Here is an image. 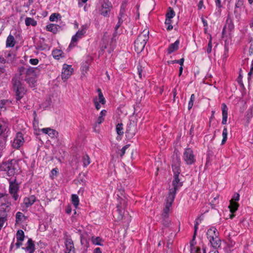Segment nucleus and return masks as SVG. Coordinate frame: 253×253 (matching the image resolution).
I'll return each mask as SVG.
<instances>
[{
	"label": "nucleus",
	"mask_w": 253,
	"mask_h": 253,
	"mask_svg": "<svg viewBox=\"0 0 253 253\" xmlns=\"http://www.w3.org/2000/svg\"><path fill=\"white\" fill-rule=\"evenodd\" d=\"M117 195L119 197L118 200L119 202L117 205V211L119 214L118 219H121L123 215V209L126 207V202L125 199L120 197L118 194Z\"/></svg>",
	"instance_id": "10"
},
{
	"label": "nucleus",
	"mask_w": 253,
	"mask_h": 253,
	"mask_svg": "<svg viewBox=\"0 0 253 253\" xmlns=\"http://www.w3.org/2000/svg\"><path fill=\"white\" fill-rule=\"evenodd\" d=\"M199 220H200V221L201 220V219L200 218V217H198L197 218H196L195 220V221L194 233V235H193V240L195 238L196 233H197V230L198 228V225L199 224Z\"/></svg>",
	"instance_id": "37"
},
{
	"label": "nucleus",
	"mask_w": 253,
	"mask_h": 253,
	"mask_svg": "<svg viewBox=\"0 0 253 253\" xmlns=\"http://www.w3.org/2000/svg\"><path fill=\"white\" fill-rule=\"evenodd\" d=\"M91 241L94 245L103 246V240L99 237L93 236L91 238Z\"/></svg>",
	"instance_id": "25"
},
{
	"label": "nucleus",
	"mask_w": 253,
	"mask_h": 253,
	"mask_svg": "<svg viewBox=\"0 0 253 253\" xmlns=\"http://www.w3.org/2000/svg\"><path fill=\"white\" fill-rule=\"evenodd\" d=\"M11 101L9 100H2L0 101V107L4 108L5 106H8L10 104Z\"/></svg>",
	"instance_id": "39"
},
{
	"label": "nucleus",
	"mask_w": 253,
	"mask_h": 253,
	"mask_svg": "<svg viewBox=\"0 0 253 253\" xmlns=\"http://www.w3.org/2000/svg\"><path fill=\"white\" fill-rule=\"evenodd\" d=\"M53 131H49L48 135L51 137H54L58 134V132L54 129H51Z\"/></svg>",
	"instance_id": "45"
},
{
	"label": "nucleus",
	"mask_w": 253,
	"mask_h": 253,
	"mask_svg": "<svg viewBox=\"0 0 253 253\" xmlns=\"http://www.w3.org/2000/svg\"><path fill=\"white\" fill-rule=\"evenodd\" d=\"M36 77H33L29 78H25V81L29 84L31 87H34L36 83Z\"/></svg>",
	"instance_id": "28"
},
{
	"label": "nucleus",
	"mask_w": 253,
	"mask_h": 253,
	"mask_svg": "<svg viewBox=\"0 0 253 253\" xmlns=\"http://www.w3.org/2000/svg\"><path fill=\"white\" fill-rule=\"evenodd\" d=\"M116 131L118 135H122L124 134L123 125L122 123H118L116 125Z\"/></svg>",
	"instance_id": "31"
},
{
	"label": "nucleus",
	"mask_w": 253,
	"mask_h": 253,
	"mask_svg": "<svg viewBox=\"0 0 253 253\" xmlns=\"http://www.w3.org/2000/svg\"><path fill=\"white\" fill-rule=\"evenodd\" d=\"M23 218L26 219V217L21 212H17L16 214V222L18 223L23 220Z\"/></svg>",
	"instance_id": "29"
},
{
	"label": "nucleus",
	"mask_w": 253,
	"mask_h": 253,
	"mask_svg": "<svg viewBox=\"0 0 253 253\" xmlns=\"http://www.w3.org/2000/svg\"><path fill=\"white\" fill-rule=\"evenodd\" d=\"M183 160L187 165H191L193 164L196 159L193 150L189 148L185 149L183 153Z\"/></svg>",
	"instance_id": "7"
},
{
	"label": "nucleus",
	"mask_w": 253,
	"mask_h": 253,
	"mask_svg": "<svg viewBox=\"0 0 253 253\" xmlns=\"http://www.w3.org/2000/svg\"><path fill=\"white\" fill-rule=\"evenodd\" d=\"M24 70L25 67H21L19 69L20 73L15 75L12 79L13 85L15 91L17 101H19L23 97L26 91L22 84V81L23 80L22 75L23 73L24 72Z\"/></svg>",
	"instance_id": "2"
},
{
	"label": "nucleus",
	"mask_w": 253,
	"mask_h": 253,
	"mask_svg": "<svg viewBox=\"0 0 253 253\" xmlns=\"http://www.w3.org/2000/svg\"><path fill=\"white\" fill-rule=\"evenodd\" d=\"M23 140L24 139L22 133L18 132L16 138H14L13 140L12 146L16 148H19L22 145Z\"/></svg>",
	"instance_id": "16"
},
{
	"label": "nucleus",
	"mask_w": 253,
	"mask_h": 253,
	"mask_svg": "<svg viewBox=\"0 0 253 253\" xmlns=\"http://www.w3.org/2000/svg\"><path fill=\"white\" fill-rule=\"evenodd\" d=\"M249 51L250 55L253 54V43L251 44V46H250Z\"/></svg>",
	"instance_id": "56"
},
{
	"label": "nucleus",
	"mask_w": 253,
	"mask_h": 253,
	"mask_svg": "<svg viewBox=\"0 0 253 253\" xmlns=\"http://www.w3.org/2000/svg\"><path fill=\"white\" fill-rule=\"evenodd\" d=\"M227 129L226 127H224L223 128V132H222V137H223V139H222V142H221V144L223 145L224 144L225 142L227 140Z\"/></svg>",
	"instance_id": "35"
},
{
	"label": "nucleus",
	"mask_w": 253,
	"mask_h": 253,
	"mask_svg": "<svg viewBox=\"0 0 253 253\" xmlns=\"http://www.w3.org/2000/svg\"><path fill=\"white\" fill-rule=\"evenodd\" d=\"M25 235L22 230H18L16 233V239L18 241H23L24 240Z\"/></svg>",
	"instance_id": "30"
},
{
	"label": "nucleus",
	"mask_w": 253,
	"mask_h": 253,
	"mask_svg": "<svg viewBox=\"0 0 253 253\" xmlns=\"http://www.w3.org/2000/svg\"><path fill=\"white\" fill-rule=\"evenodd\" d=\"M25 24L26 26L32 25L33 26H35L37 24V22L36 20H35L33 18L27 17L25 19Z\"/></svg>",
	"instance_id": "27"
},
{
	"label": "nucleus",
	"mask_w": 253,
	"mask_h": 253,
	"mask_svg": "<svg viewBox=\"0 0 253 253\" xmlns=\"http://www.w3.org/2000/svg\"><path fill=\"white\" fill-rule=\"evenodd\" d=\"M202 21L203 23L204 27H207L208 26V23L206 20H205L204 18H202Z\"/></svg>",
	"instance_id": "62"
},
{
	"label": "nucleus",
	"mask_w": 253,
	"mask_h": 253,
	"mask_svg": "<svg viewBox=\"0 0 253 253\" xmlns=\"http://www.w3.org/2000/svg\"><path fill=\"white\" fill-rule=\"evenodd\" d=\"M72 202L74 206L77 208L79 204V197L77 195L73 194L72 195Z\"/></svg>",
	"instance_id": "34"
},
{
	"label": "nucleus",
	"mask_w": 253,
	"mask_h": 253,
	"mask_svg": "<svg viewBox=\"0 0 253 253\" xmlns=\"http://www.w3.org/2000/svg\"><path fill=\"white\" fill-rule=\"evenodd\" d=\"M239 207V204L233 201V200L230 201V205L228 206V208L230 209V211L231 213L235 212L237 210Z\"/></svg>",
	"instance_id": "23"
},
{
	"label": "nucleus",
	"mask_w": 253,
	"mask_h": 253,
	"mask_svg": "<svg viewBox=\"0 0 253 253\" xmlns=\"http://www.w3.org/2000/svg\"><path fill=\"white\" fill-rule=\"evenodd\" d=\"M72 209L70 206H68L66 208V212L68 214H70L71 212Z\"/></svg>",
	"instance_id": "60"
},
{
	"label": "nucleus",
	"mask_w": 253,
	"mask_h": 253,
	"mask_svg": "<svg viewBox=\"0 0 253 253\" xmlns=\"http://www.w3.org/2000/svg\"><path fill=\"white\" fill-rule=\"evenodd\" d=\"M169 12L167 13V18L171 19L175 15L174 11L171 7L169 8Z\"/></svg>",
	"instance_id": "40"
},
{
	"label": "nucleus",
	"mask_w": 253,
	"mask_h": 253,
	"mask_svg": "<svg viewBox=\"0 0 253 253\" xmlns=\"http://www.w3.org/2000/svg\"><path fill=\"white\" fill-rule=\"evenodd\" d=\"M106 113H107V111L105 110H103L100 113L99 116H102V117H103V116H106Z\"/></svg>",
	"instance_id": "57"
},
{
	"label": "nucleus",
	"mask_w": 253,
	"mask_h": 253,
	"mask_svg": "<svg viewBox=\"0 0 253 253\" xmlns=\"http://www.w3.org/2000/svg\"><path fill=\"white\" fill-rule=\"evenodd\" d=\"M30 63L32 65H37L39 63V60L38 59H31L29 61Z\"/></svg>",
	"instance_id": "48"
},
{
	"label": "nucleus",
	"mask_w": 253,
	"mask_h": 253,
	"mask_svg": "<svg viewBox=\"0 0 253 253\" xmlns=\"http://www.w3.org/2000/svg\"><path fill=\"white\" fill-rule=\"evenodd\" d=\"M15 42L13 36L9 35L6 40V45L7 47H13Z\"/></svg>",
	"instance_id": "24"
},
{
	"label": "nucleus",
	"mask_w": 253,
	"mask_h": 253,
	"mask_svg": "<svg viewBox=\"0 0 253 253\" xmlns=\"http://www.w3.org/2000/svg\"><path fill=\"white\" fill-rule=\"evenodd\" d=\"M207 237L213 248L217 249L220 247L221 240L219 237V233L215 227H212L208 230Z\"/></svg>",
	"instance_id": "3"
},
{
	"label": "nucleus",
	"mask_w": 253,
	"mask_h": 253,
	"mask_svg": "<svg viewBox=\"0 0 253 253\" xmlns=\"http://www.w3.org/2000/svg\"><path fill=\"white\" fill-rule=\"evenodd\" d=\"M253 117V110H249L246 112V119L247 120V125L250 123V121L251 119Z\"/></svg>",
	"instance_id": "36"
},
{
	"label": "nucleus",
	"mask_w": 253,
	"mask_h": 253,
	"mask_svg": "<svg viewBox=\"0 0 253 253\" xmlns=\"http://www.w3.org/2000/svg\"><path fill=\"white\" fill-rule=\"evenodd\" d=\"M58 17H61V16H60V15L59 14H58V13H53V14H52L50 15V16L49 17V20L50 21H54L56 19H57Z\"/></svg>",
	"instance_id": "41"
},
{
	"label": "nucleus",
	"mask_w": 253,
	"mask_h": 253,
	"mask_svg": "<svg viewBox=\"0 0 253 253\" xmlns=\"http://www.w3.org/2000/svg\"><path fill=\"white\" fill-rule=\"evenodd\" d=\"M36 198L35 196L32 195L29 197H26L24 199L23 204L26 208L31 206L36 201Z\"/></svg>",
	"instance_id": "18"
},
{
	"label": "nucleus",
	"mask_w": 253,
	"mask_h": 253,
	"mask_svg": "<svg viewBox=\"0 0 253 253\" xmlns=\"http://www.w3.org/2000/svg\"><path fill=\"white\" fill-rule=\"evenodd\" d=\"M179 44V41L178 40H176L173 43L170 44L168 48V53L171 54L173 51L178 49Z\"/></svg>",
	"instance_id": "21"
},
{
	"label": "nucleus",
	"mask_w": 253,
	"mask_h": 253,
	"mask_svg": "<svg viewBox=\"0 0 253 253\" xmlns=\"http://www.w3.org/2000/svg\"><path fill=\"white\" fill-rule=\"evenodd\" d=\"M99 102L102 104H104L106 102L105 98L102 92H99L98 94Z\"/></svg>",
	"instance_id": "42"
},
{
	"label": "nucleus",
	"mask_w": 253,
	"mask_h": 253,
	"mask_svg": "<svg viewBox=\"0 0 253 253\" xmlns=\"http://www.w3.org/2000/svg\"><path fill=\"white\" fill-rule=\"evenodd\" d=\"M203 1L202 0H201L198 4V8L199 9H201L202 6H203Z\"/></svg>",
	"instance_id": "64"
},
{
	"label": "nucleus",
	"mask_w": 253,
	"mask_h": 253,
	"mask_svg": "<svg viewBox=\"0 0 253 253\" xmlns=\"http://www.w3.org/2000/svg\"><path fill=\"white\" fill-rule=\"evenodd\" d=\"M11 204L5 198L0 204V211L1 216L7 218V213L11 210Z\"/></svg>",
	"instance_id": "8"
},
{
	"label": "nucleus",
	"mask_w": 253,
	"mask_h": 253,
	"mask_svg": "<svg viewBox=\"0 0 253 253\" xmlns=\"http://www.w3.org/2000/svg\"><path fill=\"white\" fill-rule=\"evenodd\" d=\"M63 51L60 49H54L52 51V54L53 57L56 59H59L60 57H62Z\"/></svg>",
	"instance_id": "26"
},
{
	"label": "nucleus",
	"mask_w": 253,
	"mask_h": 253,
	"mask_svg": "<svg viewBox=\"0 0 253 253\" xmlns=\"http://www.w3.org/2000/svg\"><path fill=\"white\" fill-rule=\"evenodd\" d=\"M93 253H102V252L99 248H96L93 250Z\"/></svg>",
	"instance_id": "58"
},
{
	"label": "nucleus",
	"mask_w": 253,
	"mask_h": 253,
	"mask_svg": "<svg viewBox=\"0 0 253 253\" xmlns=\"http://www.w3.org/2000/svg\"><path fill=\"white\" fill-rule=\"evenodd\" d=\"M215 3H216V5L220 8L221 7V1H220V0H215Z\"/></svg>",
	"instance_id": "61"
},
{
	"label": "nucleus",
	"mask_w": 253,
	"mask_h": 253,
	"mask_svg": "<svg viewBox=\"0 0 253 253\" xmlns=\"http://www.w3.org/2000/svg\"><path fill=\"white\" fill-rule=\"evenodd\" d=\"M143 71V68L142 66L138 65L137 67V74L138 75L140 79L142 78V72Z\"/></svg>",
	"instance_id": "43"
},
{
	"label": "nucleus",
	"mask_w": 253,
	"mask_h": 253,
	"mask_svg": "<svg viewBox=\"0 0 253 253\" xmlns=\"http://www.w3.org/2000/svg\"><path fill=\"white\" fill-rule=\"evenodd\" d=\"M26 74L25 78H31L33 77H36V74L35 72V69L32 67H29L28 69L25 68L24 72L23 74Z\"/></svg>",
	"instance_id": "20"
},
{
	"label": "nucleus",
	"mask_w": 253,
	"mask_h": 253,
	"mask_svg": "<svg viewBox=\"0 0 253 253\" xmlns=\"http://www.w3.org/2000/svg\"><path fill=\"white\" fill-rule=\"evenodd\" d=\"M94 103L96 109L97 110H99L101 108V106L100 105V103L97 101L96 99H94Z\"/></svg>",
	"instance_id": "49"
},
{
	"label": "nucleus",
	"mask_w": 253,
	"mask_h": 253,
	"mask_svg": "<svg viewBox=\"0 0 253 253\" xmlns=\"http://www.w3.org/2000/svg\"><path fill=\"white\" fill-rule=\"evenodd\" d=\"M18 165L15 160L3 162L0 166L1 171H6L8 176L14 175L18 172Z\"/></svg>",
	"instance_id": "5"
},
{
	"label": "nucleus",
	"mask_w": 253,
	"mask_h": 253,
	"mask_svg": "<svg viewBox=\"0 0 253 253\" xmlns=\"http://www.w3.org/2000/svg\"><path fill=\"white\" fill-rule=\"evenodd\" d=\"M228 48L226 47H225V51L223 55V59H226L228 57Z\"/></svg>",
	"instance_id": "52"
},
{
	"label": "nucleus",
	"mask_w": 253,
	"mask_h": 253,
	"mask_svg": "<svg viewBox=\"0 0 253 253\" xmlns=\"http://www.w3.org/2000/svg\"><path fill=\"white\" fill-rule=\"evenodd\" d=\"M83 165L84 167H86L90 163V158L88 155L85 154L84 156H83Z\"/></svg>",
	"instance_id": "32"
},
{
	"label": "nucleus",
	"mask_w": 253,
	"mask_h": 253,
	"mask_svg": "<svg viewBox=\"0 0 253 253\" xmlns=\"http://www.w3.org/2000/svg\"><path fill=\"white\" fill-rule=\"evenodd\" d=\"M130 145L127 144L124 146L121 149L117 151V154L120 155L121 158H122L123 156L126 153V150L129 147Z\"/></svg>",
	"instance_id": "33"
},
{
	"label": "nucleus",
	"mask_w": 253,
	"mask_h": 253,
	"mask_svg": "<svg viewBox=\"0 0 253 253\" xmlns=\"http://www.w3.org/2000/svg\"><path fill=\"white\" fill-rule=\"evenodd\" d=\"M73 72V69L71 65L64 64L62 72L61 74V78L62 80L66 81L69 79Z\"/></svg>",
	"instance_id": "11"
},
{
	"label": "nucleus",
	"mask_w": 253,
	"mask_h": 253,
	"mask_svg": "<svg viewBox=\"0 0 253 253\" xmlns=\"http://www.w3.org/2000/svg\"><path fill=\"white\" fill-rule=\"evenodd\" d=\"M175 196L173 194H168V196L166 198V203L165 207L164 209V213H165V216H167V213L169 212V208L171 207L174 199L175 198Z\"/></svg>",
	"instance_id": "14"
},
{
	"label": "nucleus",
	"mask_w": 253,
	"mask_h": 253,
	"mask_svg": "<svg viewBox=\"0 0 253 253\" xmlns=\"http://www.w3.org/2000/svg\"><path fill=\"white\" fill-rule=\"evenodd\" d=\"M123 4L122 5V7H123ZM124 9H122V8H121V9L120 10V14H119V16L118 17V22L119 23H123V20L122 19V17L123 16V15L124 14Z\"/></svg>",
	"instance_id": "44"
},
{
	"label": "nucleus",
	"mask_w": 253,
	"mask_h": 253,
	"mask_svg": "<svg viewBox=\"0 0 253 253\" xmlns=\"http://www.w3.org/2000/svg\"><path fill=\"white\" fill-rule=\"evenodd\" d=\"M137 122L135 120H129L127 124L126 130V136L128 139L133 138L137 131Z\"/></svg>",
	"instance_id": "6"
},
{
	"label": "nucleus",
	"mask_w": 253,
	"mask_h": 253,
	"mask_svg": "<svg viewBox=\"0 0 253 253\" xmlns=\"http://www.w3.org/2000/svg\"><path fill=\"white\" fill-rule=\"evenodd\" d=\"M171 19L167 18V19L165 20V24L169 25L171 24Z\"/></svg>",
	"instance_id": "59"
},
{
	"label": "nucleus",
	"mask_w": 253,
	"mask_h": 253,
	"mask_svg": "<svg viewBox=\"0 0 253 253\" xmlns=\"http://www.w3.org/2000/svg\"><path fill=\"white\" fill-rule=\"evenodd\" d=\"M5 72V69L4 66L0 67V75Z\"/></svg>",
	"instance_id": "63"
},
{
	"label": "nucleus",
	"mask_w": 253,
	"mask_h": 253,
	"mask_svg": "<svg viewBox=\"0 0 253 253\" xmlns=\"http://www.w3.org/2000/svg\"><path fill=\"white\" fill-rule=\"evenodd\" d=\"M104 121V118L102 116H99L97 121L96 123H97L98 125L101 124Z\"/></svg>",
	"instance_id": "53"
},
{
	"label": "nucleus",
	"mask_w": 253,
	"mask_h": 253,
	"mask_svg": "<svg viewBox=\"0 0 253 253\" xmlns=\"http://www.w3.org/2000/svg\"><path fill=\"white\" fill-rule=\"evenodd\" d=\"M180 159L177 154L173 155L172 158L171 167L172 171L174 174V179L172 181L173 188L169 189V194H173L175 196L176 191L182 186V183L180 182L178 178L179 174L181 170L180 169Z\"/></svg>",
	"instance_id": "1"
},
{
	"label": "nucleus",
	"mask_w": 253,
	"mask_h": 253,
	"mask_svg": "<svg viewBox=\"0 0 253 253\" xmlns=\"http://www.w3.org/2000/svg\"><path fill=\"white\" fill-rule=\"evenodd\" d=\"M195 100V96L194 94H192L191 95L190 99L188 102V110H190L192 108V107L193 106V102Z\"/></svg>",
	"instance_id": "38"
},
{
	"label": "nucleus",
	"mask_w": 253,
	"mask_h": 253,
	"mask_svg": "<svg viewBox=\"0 0 253 253\" xmlns=\"http://www.w3.org/2000/svg\"><path fill=\"white\" fill-rule=\"evenodd\" d=\"M60 28L58 25L53 24H50L46 26L47 31L51 32L53 34H56L58 32V28Z\"/></svg>",
	"instance_id": "22"
},
{
	"label": "nucleus",
	"mask_w": 253,
	"mask_h": 253,
	"mask_svg": "<svg viewBox=\"0 0 253 253\" xmlns=\"http://www.w3.org/2000/svg\"><path fill=\"white\" fill-rule=\"evenodd\" d=\"M184 59L183 58L180 59V60H175L174 63H178L180 65V66H182L183 65Z\"/></svg>",
	"instance_id": "50"
},
{
	"label": "nucleus",
	"mask_w": 253,
	"mask_h": 253,
	"mask_svg": "<svg viewBox=\"0 0 253 253\" xmlns=\"http://www.w3.org/2000/svg\"><path fill=\"white\" fill-rule=\"evenodd\" d=\"M112 4L109 1H104L100 9V13L104 17H107L109 16L111 8H112Z\"/></svg>",
	"instance_id": "9"
},
{
	"label": "nucleus",
	"mask_w": 253,
	"mask_h": 253,
	"mask_svg": "<svg viewBox=\"0 0 253 253\" xmlns=\"http://www.w3.org/2000/svg\"><path fill=\"white\" fill-rule=\"evenodd\" d=\"M41 131L45 133V134H48V132H49V131H53L52 130H51V128H43L42 129H41Z\"/></svg>",
	"instance_id": "51"
},
{
	"label": "nucleus",
	"mask_w": 253,
	"mask_h": 253,
	"mask_svg": "<svg viewBox=\"0 0 253 253\" xmlns=\"http://www.w3.org/2000/svg\"><path fill=\"white\" fill-rule=\"evenodd\" d=\"M22 245V241L17 240V243L15 244L16 249H18Z\"/></svg>",
	"instance_id": "54"
},
{
	"label": "nucleus",
	"mask_w": 253,
	"mask_h": 253,
	"mask_svg": "<svg viewBox=\"0 0 253 253\" xmlns=\"http://www.w3.org/2000/svg\"><path fill=\"white\" fill-rule=\"evenodd\" d=\"M26 247H22V249L29 253H33L35 251V246L34 242L32 239L29 238L26 244Z\"/></svg>",
	"instance_id": "17"
},
{
	"label": "nucleus",
	"mask_w": 253,
	"mask_h": 253,
	"mask_svg": "<svg viewBox=\"0 0 253 253\" xmlns=\"http://www.w3.org/2000/svg\"><path fill=\"white\" fill-rule=\"evenodd\" d=\"M85 30L86 27L83 26L82 29L81 30L78 31L76 34L72 37L71 42L69 45V47H71L73 43L77 42L79 39H80L82 37V36L85 33Z\"/></svg>",
	"instance_id": "15"
},
{
	"label": "nucleus",
	"mask_w": 253,
	"mask_h": 253,
	"mask_svg": "<svg viewBox=\"0 0 253 253\" xmlns=\"http://www.w3.org/2000/svg\"><path fill=\"white\" fill-rule=\"evenodd\" d=\"M242 75H240L238 78L237 81L240 84L243 85V84L242 82Z\"/></svg>",
	"instance_id": "55"
},
{
	"label": "nucleus",
	"mask_w": 253,
	"mask_h": 253,
	"mask_svg": "<svg viewBox=\"0 0 253 253\" xmlns=\"http://www.w3.org/2000/svg\"><path fill=\"white\" fill-rule=\"evenodd\" d=\"M65 245L66 247L65 253H75L73 241L70 237H66L65 238Z\"/></svg>",
	"instance_id": "13"
},
{
	"label": "nucleus",
	"mask_w": 253,
	"mask_h": 253,
	"mask_svg": "<svg viewBox=\"0 0 253 253\" xmlns=\"http://www.w3.org/2000/svg\"><path fill=\"white\" fill-rule=\"evenodd\" d=\"M16 180L14 181H10L9 184V192L12 195L13 198L16 201L18 198V195L17 194L19 190V186L18 183L15 182Z\"/></svg>",
	"instance_id": "12"
},
{
	"label": "nucleus",
	"mask_w": 253,
	"mask_h": 253,
	"mask_svg": "<svg viewBox=\"0 0 253 253\" xmlns=\"http://www.w3.org/2000/svg\"><path fill=\"white\" fill-rule=\"evenodd\" d=\"M211 48H212L211 39L209 42L208 46L207 49V52L208 53H210L211 52Z\"/></svg>",
	"instance_id": "46"
},
{
	"label": "nucleus",
	"mask_w": 253,
	"mask_h": 253,
	"mask_svg": "<svg viewBox=\"0 0 253 253\" xmlns=\"http://www.w3.org/2000/svg\"><path fill=\"white\" fill-rule=\"evenodd\" d=\"M222 124L225 125L227 123L228 117V108L225 103L222 104Z\"/></svg>",
	"instance_id": "19"
},
{
	"label": "nucleus",
	"mask_w": 253,
	"mask_h": 253,
	"mask_svg": "<svg viewBox=\"0 0 253 253\" xmlns=\"http://www.w3.org/2000/svg\"><path fill=\"white\" fill-rule=\"evenodd\" d=\"M149 38V31L147 30H144L138 35L134 42V48L136 52L139 53L144 49Z\"/></svg>",
	"instance_id": "4"
},
{
	"label": "nucleus",
	"mask_w": 253,
	"mask_h": 253,
	"mask_svg": "<svg viewBox=\"0 0 253 253\" xmlns=\"http://www.w3.org/2000/svg\"><path fill=\"white\" fill-rule=\"evenodd\" d=\"M240 195L238 193H236L234 195L232 198L230 200H233V201L236 202L239 200Z\"/></svg>",
	"instance_id": "47"
}]
</instances>
